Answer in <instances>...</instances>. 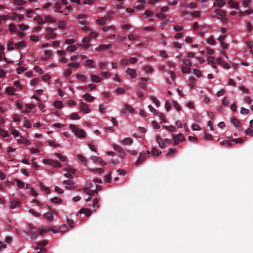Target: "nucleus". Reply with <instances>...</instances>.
<instances>
[{
    "label": "nucleus",
    "mask_w": 253,
    "mask_h": 253,
    "mask_svg": "<svg viewBox=\"0 0 253 253\" xmlns=\"http://www.w3.org/2000/svg\"><path fill=\"white\" fill-rule=\"evenodd\" d=\"M69 127L77 137L80 138H84L85 137L86 133L84 129L78 128L76 125L73 124H70Z\"/></svg>",
    "instance_id": "nucleus-1"
},
{
    "label": "nucleus",
    "mask_w": 253,
    "mask_h": 253,
    "mask_svg": "<svg viewBox=\"0 0 253 253\" xmlns=\"http://www.w3.org/2000/svg\"><path fill=\"white\" fill-rule=\"evenodd\" d=\"M171 136L172 138V140H173V145H177L180 142H182L185 140V137L184 135L180 133H179L177 135H174L172 134Z\"/></svg>",
    "instance_id": "nucleus-2"
},
{
    "label": "nucleus",
    "mask_w": 253,
    "mask_h": 253,
    "mask_svg": "<svg viewBox=\"0 0 253 253\" xmlns=\"http://www.w3.org/2000/svg\"><path fill=\"white\" fill-rule=\"evenodd\" d=\"M112 13L111 11L108 12L107 15L101 19H98L97 22L100 25H104L106 21L108 20H109L111 18V14Z\"/></svg>",
    "instance_id": "nucleus-3"
},
{
    "label": "nucleus",
    "mask_w": 253,
    "mask_h": 253,
    "mask_svg": "<svg viewBox=\"0 0 253 253\" xmlns=\"http://www.w3.org/2000/svg\"><path fill=\"white\" fill-rule=\"evenodd\" d=\"M55 30L53 28L47 27L46 28V31L47 32V33L46 35V37L48 39H54L56 35L55 33H53V31Z\"/></svg>",
    "instance_id": "nucleus-4"
},
{
    "label": "nucleus",
    "mask_w": 253,
    "mask_h": 253,
    "mask_svg": "<svg viewBox=\"0 0 253 253\" xmlns=\"http://www.w3.org/2000/svg\"><path fill=\"white\" fill-rule=\"evenodd\" d=\"M112 147L114 149L120 153V156L122 158L125 157V153L122 147L116 144H113Z\"/></svg>",
    "instance_id": "nucleus-5"
},
{
    "label": "nucleus",
    "mask_w": 253,
    "mask_h": 253,
    "mask_svg": "<svg viewBox=\"0 0 253 253\" xmlns=\"http://www.w3.org/2000/svg\"><path fill=\"white\" fill-rule=\"evenodd\" d=\"M63 184L66 185L65 188L67 189L73 190L74 189V182L71 180H66L63 182Z\"/></svg>",
    "instance_id": "nucleus-6"
},
{
    "label": "nucleus",
    "mask_w": 253,
    "mask_h": 253,
    "mask_svg": "<svg viewBox=\"0 0 253 253\" xmlns=\"http://www.w3.org/2000/svg\"><path fill=\"white\" fill-rule=\"evenodd\" d=\"M80 108L81 110L84 112V113L87 114L90 112V110L88 108V105L83 102L80 104Z\"/></svg>",
    "instance_id": "nucleus-7"
},
{
    "label": "nucleus",
    "mask_w": 253,
    "mask_h": 253,
    "mask_svg": "<svg viewBox=\"0 0 253 253\" xmlns=\"http://www.w3.org/2000/svg\"><path fill=\"white\" fill-rule=\"evenodd\" d=\"M91 159L92 160L93 162L94 163H99L102 166L106 165V163L104 162L103 160L101 158L96 156H92L91 157Z\"/></svg>",
    "instance_id": "nucleus-8"
},
{
    "label": "nucleus",
    "mask_w": 253,
    "mask_h": 253,
    "mask_svg": "<svg viewBox=\"0 0 253 253\" xmlns=\"http://www.w3.org/2000/svg\"><path fill=\"white\" fill-rule=\"evenodd\" d=\"M146 157H146V153H145V152L141 153L140 154L139 158L136 161V162L135 164L136 166L139 165L140 164H141L142 162H143V161H144L145 160V159H146Z\"/></svg>",
    "instance_id": "nucleus-9"
},
{
    "label": "nucleus",
    "mask_w": 253,
    "mask_h": 253,
    "mask_svg": "<svg viewBox=\"0 0 253 253\" xmlns=\"http://www.w3.org/2000/svg\"><path fill=\"white\" fill-rule=\"evenodd\" d=\"M156 140L160 148L163 149L166 147V144L164 142V140L159 135H157L156 137Z\"/></svg>",
    "instance_id": "nucleus-10"
},
{
    "label": "nucleus",
    "mask_w": 253,
    "mask_h": 253,
    "mask_svg": "<svg viewBox=\"0 0 253 253\" xmlns=\"http://www.w3.org/2000/svg\"><path fill=\"white\" fill-rule=\"evenodd\" d=\"M126 73L132 78H135L136 77V71L134 69L128 68L126 71Z\"/></svg>",
    "instance_id": "nucleus-11"
},
{
    "label": "nucleus",
    "mask_w": 253,
    "mask_h": 253,
    "mask_svg": "<svg viewBox=\"0 0 253 253\" xmlns=\"http://www.w3.org/2000/svg\"><path fill=\"white\" fill-rule=\"evenodd\" d=\"M87 17L86 14H80L78 16V19H79V23L82 25L86 24V22L84 20Z\"/></svg>",
    "instance_id": "nucleus-12"
},
{
    "label": "nucleus",
    "mask_w": 253,
    "mask_h": 253,
    "mask_svg": "<svg viewBox=\"0 0 253 253\" xmlns=\"http://www.w3.org/2000/svg\"><path fill=\"white\" fill-rule=\"evenodd\" d=\"M111 46H112V45L110 44H101V45H100L99 46V47H96L95 48V50L97 51H99L100 50H101L109 49V48H111Z\"/></svg>",
    "instance_id": "nucleus-13"
},
{
    "label": "nucleus",
    "mask_w": 253,
    "mask_h": 253,
    "mask_svg": "<svg viewBox=\"0 0 253 253\" xmlns=\"http://www.w3.org/2000/svg\"><path fill=\"white\" fill-rule=\"evenodd\" d=\"M84 65L85 66L88 67L90 68H95V67L93 65V61L91 59H88L84 61Z\"/></svg>",
    "instance_id": "nucleus-14"
},
{
    "label": "nucleus",
    "mask_w": 253,
    "mask_h": 253,
    "mask_svg": "<svg viewBox=\"0 0 253 253\" xmlns=\"http://www.w3.org/2000/svg\"><path fill=\"white\" fill-rule=\"evenodd\" d=\"M44 54L45 55L44 57H42L41 59L43 61H46L52 55V52L49 50H45Z\"/></svg>",
    "instance_id": "nucleus-15"
},
{
    "label": "nucleus",
    "mask_w": 253,
    "mask_h": 253,
    "mask_svg": "<svg viewBox=\"0 0 253 253\" xmlns=\"http://www.w3.org/2000/svg\"><path fill=\"white\" fill-rule=\"evenodd\" d=\"M83 97L87 102H91L94 99V97L89 93L84 94Z\"/></svg>",
    "instance_id": "nucleus-16"
},
{
    "label": "nucleus",
    "mask_w": 253,
    "mask_h": 253,
    "mask_svg": "<svg viewBox=\"0 0 253 253\" xmlns=\"http://www.w3.org/2000/svg\"><path fill=\"white\" fill-rule=\"evenodd\" d=\"M228 3L230 5V6L232 8H234L236 9H238L239 4L238 2H235L233 0H229L228 1Z\"/></svg>",
    "instance_id": "nucleus-17"
},
{
    "label": "nucleus",
    "mask_w": 253,
    "mask_h": 253,
    "mask_svg": "<svg viewBox=\"0 0 253 253\" xmlns=\"http://www.w3.org/2000/svg\"><path fill=\"white\" fill-rule=\"evenodd\" d=\"M20 204V202L19 201H17L15 200H12L11 202V205L10 206V208L11 209H13L15 208L16 207L19 206Z\"/></svg>",
    "instance_id": "nucleus-18"
},
{
    "label": "nucleus",
    "mask_w": 253,
    "mask_h": 253,
    "mask_svg": "<svg viewBox=\"0 0 253 253\" xmlns=\"http://www.w3.org/2000/svg\"><path fill=\"white\" fill-rule=\"evenodd\" d=\"M80 212L81 213L85 214L86 216H89L91 214V211L89 209L85 208L81 209L80 211Z\"/></svg>",
    "instance_id": "nucleus-19"
},
{
    "label": "nucleus",
    "mask_w": 253,
    "mask_h": 253,
    "mask_svg": "<svg viewBox=\"0 0 253 253\" xmlns=\"http://www.w3.org/2000/svg\"><path fill=\"white\" fill-rule=\"evenodd\" d=\"M122 142L124 145H130L133 142V139L130 137H126L122 141Z\"/></svg>",
    "instance_id": "nucleus-20"
},
{
    "label": "nucleus",
    "mask_w": 253,
    "mask_h": 253,
    "mask_svg": "<svg viewBox=\"0 0 253 253\" xmlns=\"http://www.w3.org/2000/svg\"><path fill=\"white\" fill-rule=\"evenodd\" d=\"M40 186L41 190L44 192L46 194H48L50 193V189L48 187H45L42 183L41 182L40 183Z\"/></svg>",
    "instance_id": "nucleus-21"
},
{
    "label": "nucleus",
    "mask_w": 253,
    "mask_h": 253,
    "mask_svg": "<svg viewBox=\"0 0 253 253\" xmlns=\"http://www.w3.org/2000/svg\"><path fill=\"white\" fill-rule=\"evenodd\" d=\"M26 46V42H20L14 44V49H19L21 47H25Z\"/></svg>",
    "instance_id": "nucleus-22"
},
{
    "label": "nucleus",
    "mask_w": 253,
    "mask_h": 253,
    "mask_svg": "<svg viewBox=\"0 0 253 253\" xmlns=\"http://www.w3.org/2000/svg\"><path fill=\"white\" fill-rule=\"evenodd\" d=\"M91 80L95 83H100L101 81V79L100 78L99 76L94 75H91L90 76Z\"/></svg>",
    "instance_id": "nucleus-23"
},
{
    "label": "nucleus",
    "mask_w": 253,
    "mask_h": 253,
    "mask_svg": "<svg viewBox=\"0 0 253 253\" xmlns=\"http://www.w3.org/2000/svg\"><path fill=\"white\" fill-rule=\"evenodd\" d=\"M54 155L62 162H66L67 160V158L66 156L62 155L60 153H55Z\"/></svg>",
    "instance_id": "nucleus-24"
},
{
    "label": "nucleus",
    "mask_w": 253,
    "mask_h": 253,
    "mask_svg": "<svg viewBox=\"0 0 253 253\" xmlns=\"http://www.w3.org/2000/svg\"><path fill=\"white\" fill-rule=\"evenodd\" d=\"M231 122H232V124L235 127H239L240 126V122L235 117H232L231 118Z\"/></svg>",
    "instance_id": "nucleus-25"
},
{
    "label": "nucleus",
    "mask_w": 253,
    "mask_h": 253,
    "mask_svg": "<svg viewBox=\"0 0 253 253\" xmlns=\"http://www.w3.org/2000/svg\"><path fill=\"white\" fill-rule=\"evenodd\" d=\"M232 141H231V140H224L223 141L221 142L220 144L227 147H231L232 145Z\"/></svg>",
    "instance_id": "nucleus-26"
},
{
    "label": "nucleus",
    "mask_w": 253,
    "mask_h": 253,
    "mask_svg": "<svg viewBox=\"0 0 253 253\" xmlns=\"http://www.w3.org/2000/svg\"><path fill=\"white\" fill-rule=\"evenodd\" d=\"M44 216L50 221L53 220V216L51 212H48L44 214Z\"/></svg>",
    "instance_id": "nucleus-27"
},
{
    "label": "nucleus",
    "mask_w": 253,
    "mask_h": 253,
    "mask_svg": "<svg viewBox=\"0 0 253 253\" xmlns=\"http://www.w3.org/2000/svg\"><path fill=\"white\" fill-rule=\"evenodd\" d=\"M45 22L46 21L49 23H54L56 22V20L54 18H52L49 15L44 16Z\"/></svg>",
    "instance_id": "nucleus-28"
},
{
    "label": "nucleus",
    "mask_w": 253,
    "mask_h": 253,
    "mask_svg": "<svg viewBox=\"0 0 253 253\" xmlns=\"http://www.w3.org/2000/svg\"><path fill=\"white\" fill-rule=\"evenodd\" d=\"M67 24L65 21H60L58 22V27L61 29H65L66 27Z\"/></svg>",
    "instance_id": "nucleus-29"
},
{
    "label": "nucleus",
    "mask_w": 253,
    "mask_h": 253,
    "mask_svg": "<svg viewBox=\"0 0 253 253\" xmlns=\"http://www.w3.org/2000/svg\"><path fill=\"white\" fill-rule=\"evenodd\" d=\"M55 160H51V159H43V163L44 164L52 166L54 164V162Z\"/></svg>",
    "instance_id": "nucleus-30"
},
{
    "label": "nucleus",
    "mask_w": 253,
    "mask_h": 253,
    "mask_svg": "<svg viewBox=\"0 0 253 253\" xmlns=\"http://www.w3.org/2000/svg\"><path fill=\"white\" fill-rule=\"evenodd\" d=\"M39 24L42 25L45 23V20H44L42 17L38 16L34 18Z\"/></svg>",
    "instance_id": "nucleus-31"
},
{
    "label": "nucleus",
    "mask_w": 253,
    "mask_h": 253,
    "mask_svg": "<svg viewBox=\"0 0 253 253\" xmlns=\"http://www.w3.org/2000/svg\"><path fill=\"white\" fill-rule=\"evenodd\" d=\"M216 13L220 16L221 17L224 16H226V11H223L220 9H217L215 10Z\"/></svg>",
    "instance_id": "nucleus-32"
},
{
    "label": "nucleus",
    "mask_w": 253,
    "mask_h": 253,
    "mask_svg": "<svg viewBox=\"0 0 253 253\" xmlns=\"http://www.w3.org/2000/svg\"><path fill=\"white\" fill-rule=\"evenodd\" d=\"M15 89L14 87H7L6 88V92L10 95L14 94Z\"/></svg>",
    "instance_id": "nucleus-33"
},
{
    "label": "nucleus",
    "mask_w": 253,
    "mask_h": 253,
    "mask_svg": "<svg viewBox=\"0 0 253 253\" xmlns=\"http://www.w3.org/2000/svg\"><path fill=\"white\" fill-rule=\"evenodd\" d=\"M76 78H77L78 79H79V80H81V81H83V82H86V76H85V75H82V74H77V75H76Z\"/></svg>",
    "instance_id": "nucleus-34"
},
{
    "label": "nucleus",
    "mask_w": 253,
    "mask_h": 253,
    "mask_svg": "<svg viewBox=\"0 0 253 253\" xmlns=\"http://www.w3.org/2000/svg\"><path fill=\"white\" fill-rule=\"evenodd\" d=\"M163 127L170 132H175L176 131L175 127L173 126H164Z\"/></svg>",
    "instance_id": "nucleus-35"
},
{
    "label": "nucleus",
    "mask_w": 253,
    "mask_h": 253,
    "mask_svg": "<svg viewBox=\"0 0 253 253\" xmlns=\"http://www.w3.org/2000/svg\"><path fill=\"white\" fill-rule=\"evenodd\" d=\"M54 106L56 108L60 109L63 107V104L62 101H56L54 102Z\"/></svg>",
    "instance_id": "nucleus-36"
},
{
    "label": "nucleus",
    "mask_w": 253,
    "mask_h": 253,
    "mask_svg": "<svg viewBox=\"0 0 253 253\" xmlns=\"http://www.w3.org/2000/svg\"><path fill=\"white\" fill-rule=\"evenodd\" d=\"M77 46L76 45H70L67 47L66 50L70 51V52H73L75 51L77 49Z\"/></svg>",
    "instance_id": "nucleus-37"
},
{
    "label": "nucleus",
    "mask_w": 253,
    "mask_h": 253,
    "mask_svg": "<svg viewBox=\"0 0 253 253\" xmlns=\"http://www.w3.org/2000/svg\"><path fill=\"white\" fill-rule=\"evenodd\" d=\"M15 181L16 182L17 185L19 188H22L24 187L25 183L23 182H22V181H21L18 179H15Z\"/></svg>",
    "instance_id": "nucleus-38"
},
{
    "label": "nucleus",
    "mask_w": 253,
    "mask_h": 253,
    "mask_svg": "<svg viewBox=\"0 0 253 253\" xmlns=\"http://www.w3.org/2000/svg\"><path fill=\"white\" fill-rule=\"evenodd\" d=\"M65 170L66 171H68V172L71 173L72 174H74L76 172L75 169L74 168H73V167L69 166H68L66 168Z\"/></svg>",
    "instance_id": "nucleus-39"
},
{
    "label": "nucleus",
    "mask_w": 253,
    "mask_h": 253,
    "mask_svg": "<svg viewBox=\"0 0 253 253\" xmlns=\"http://www.w3.org/2000/svg\"><path fill=\"white\" fill-rule=\"evenodd\" d=\"M176 152H177L176 149H173V148H170L169 149L168 152L167 153V156H169V157H171L172 156V155Z\"/></svg>",
    "instance_id": "nucleus-40"
},
{
    "label": "nucleus",
    "mask_w": 253,
    "mask_h": 253,
    "mask_svg": "<svg viewBox=\"0 0 253 253\" xmlns=\"http://www.w3.org/2000/svg\"><path fill=\"white\" fill-rule=\"evenodd\" d=\"M80 64L77 62H71L68 65V67L78 68L80 67Z\"/></svg>",
    "instance_id": "nucleus-41"
},
{
    "label": "nucleus",
    "mask_w": 253,
    "mask_h": 253,
    "mask_svg": "<svg viewBox=\"0 0 253 253\" xmlns=\"http://www.w3.org/2000/svg\"><path fill=\"white\" fill-rule=\"evenodd\" d=\"M216 5L219 7H222L225 3L224 0H216Z\"/></svg>",
    "instance_id": "nucleus-42"
},
{
    "label": "nucleus",
    "mask_w": 253,
    "mask_h": 253,
    "mask_svg": "<svg viewBox=\"0 0 253 253\" xmlns=\"http://www.w3.org/2000/svg\"><path fill=\"white\" fill-rule=\"evenodd\" d=\"M173 29L175 32H179L183 30V26L182 25H174Z\"/></svg>",
    "instance_id": "nucleus-43"
},
{
    "label": "nucleus",
    "mask_w": 253,
    "mask_h": 253,
    "mask_svg": "<svg viewBox=\"0 0 253 253\" xmlns=\"http://www.w3.org/2000/svg\"><path fill=\"white\" fill-rule=\"evenodd\" d=\"M90 171L94 172H98L99 173H102L104 172V170L103 169L101 168H96L94 169H89Z\"/></svg>",
    "instance_id": "nucleus-44"
},
{
    "label": "nucleus",
    "mask_w": 253,
    "mask_h": 253,
    "mask_svg": "<svg viewBox=\"0 0 253 253\" xmlns=\"http://www.w3.org/2000/svg\"><path fill=\"white\" fill-rule=\"evenodd\" d=\"M14 42L12 41H9L7 44V49L11 50L14 49Z\"/></svg>",
    "instance_id": "nucleus-45"
},
{
    "label": "nucleus",
    "mask_w": 253,
    "mask_h": 253,
    "mask_svg": "<svg viewBox=\"0 0 253 253\" xmlns=\"http://www.w3.org/2000/svg\"><path fill=\"white\" fill-rule=\"evenodd\" d=\"M111 180V172H110L108 174L105 176V181L106 183H109Z\"/></svg>",
    "instance_id": "nucleus-46"
},
{
    "label": "nucleus",
    "mask_w": 253,
    "mask_h": 253,
    "mask_svg": "<svg viewBox=\"0 0 253 253\" xmlns=\"http://www.w3.org/2000/svg\"><path fill=\"white\" fill-rule=\"evenodd\" d=\"M77 157L82 163H84V164H86V159L84 157H83L81 154H78Z\"/></svg>",
    "instance_id": "nucleus-47"
},
{
    "label": "nucleus",
    "mask_w": 253,
    "mask_h": 253,
    "mask_svg": "<svg viewBox=\"0 0 253 253\" xmlns=\"http://www.w3.org/2000/svg\"><path fill=\"white\" fill-rule=\"evenodd\" d=\"M148 108L149 109L150 111L155 115H158V112L155 109H154L152 105H149Z\"/></svg>",
    "instance_id": "nucleus-48"
},
{
    "label": "nucleus",
    "mask_w": 253,
    "mask_h": 253,
    "mask_svg": "<svg viewBox=\"0 0 253 253\" xmlns=\"http://www.w3.org/2000/svg\"><path fill=\"white\" fill-rule=\"evenodd\" d=\"M18 141L20 143H25L27 145H28L30 144V142L28 140L24 138L18 139Z\"/></svg>",
    "instance_id": "nucleus-49"
},
{
    "label": "nucleus",
    "mask_w": 253,
    "mask_h": 253,
    "mask_svg": "<svg viewBox=\"0 0 253 253\" xmlns=\"http://www.w3.org/2000/svg\"><path fill=\"white\" fill-rule=\"evenodd\" d=\"M70 118L72 120H78L80 119V118L79 117V115L76 113H72L70 116Z\"/></svg>",
    "instance_id": "nucleus-50"
},
{
    "label": "nucleus",
    "mask_w": 253,
    "mask_h": 253,
    "mask_svg": "<svg viewBox=\"0 0 253 253\" xmlns=\"http://www.w3.org/2000/svg\"><path fill=\"white\" fill-rule=\"evenodd\" d=\"M98 203V199L97 198H95L93 199V207L94 208V211L96 210V209L98 207V205H97Z\"/></svg>",
    "instance_id": "nucleus-51"
},
{
    "label": "nucleus",
    "mask_w": 253,
    "mask_h": 253,
    "mask_svg": "<svg viewBox=\"0 0 253 253\" xmlns=\"http://www.w3.org/2000/svg\"><path fill=\"white\" fill-rule=\"evenodd\" d=\"M0 134L3 137H6L8 136L7 132L1 128H0Z\"/></svg>",
    "instance_id": "nucleus-52"
},
{
    "label": "nucleus",
    "mask_w": 253,
    "mask_h": 253,
    "mask_svg": "<svg viewBox=\"0 0 253 253\" xmlns=\"http://www.w3.org/2000/svg\"><path fill=\"white\" fill-rule=\"evenodd\" d=\"M35 250H40L37 253H46V250L44 248H40L39 246H37L35 248Z\"/></svg>",
    "instance_id": "nucleus-53"
},
{
    "label": "nucleus",
    "mask_w": 253,
    "mask_h": 253,
    "mask_svg": "<svg viewBox=\"0 0 253 253\" xmlns=\"http://www.w3.org/2000/svg\"><path fill=\"white\" fill-rule=\"evenodd\" d=\"M125 107L126 111H128L130 113H133L134 112L133 108L131 107L129 105L125 104Z\"/></svg>",
    "instance_id": "nucleus-54"
},
{
    "label": "nucleus",
    "mask_w": 253,
    "mask_h": 253,
    "mask_svg": "<svg viewBox=\"0 0 253 253\" xmlns=\"http://www.w3.org/2000/svg\"><path fill=\"white\" fill-rule=\"evenodd\" d=\"M151 153L154 156H158L160 153L161 152H159V151L155 148H153L151 150Z\"/></svg>",
    "instance_id": "nucleus-55"
},
{
    "label": "nucleus",
    "mask_w": 253,
    "mask_h": 253,
    "mask_svg": "<svg viewBox=\"0 0 253 253\" xmlns=\"http://www.w3.org/2000/svg\"><path fill=\"white\" fill-rule=\"evenodd\" d=\"M9 29L11 32H15L16 31V27L13 24H10L9 25Z\"/></svg>",
    "instance_id": "nucleus-56"
},
{
    "label": "nucleus",
    "mask_w": 253,
    "mask_h": 253,
    "mask_svg": "<svg viewBox=\"0 0 253 253\" xmlns=\"http://www.w3.org/2000/svg\"><path fill=\"white\" fill-rule=\"evenodd\" d=\"M193 73L198 77H200L202 76L200 70L194 69L193 70Z\"/></svg>",
    "instance_id": "nucleus-57"
},
{
    "label": "nucleus",
    "mask_w": 253,
    "mask_h": 253,
    "mask_svg": "<svg viewBox=\"0 0 253 253\" xmlns=\"http://www.w3.org/2000/svg\"><path fill=\"white\" fill-rule=\"evenodd\" d=\"M47 244V242L46 241L43 240L38 243V246H39V247H42L41 248H43Z\"/></svg>",
    "instance_id": "nucleus-58"
},
{
    "label": "nucleus",
    "mask_w": 253,
    "mask_h": 253,
    "mask_svg": "<svg viewBox=\"0 0 253 253\" xmlns=\"http://www.w3.org/2000/svg\"><path fill=\"white\" fill-rule=\"evenodd\" d=\"M143 69L146 73H151L152 71L151 67L148 65L145 66Z\"/></svg>",
    "instance_id": "nucleus-59"
},
{
    "label": "nucleus",
    "mask_w": 253,
    "mask_h": 253,
    "mask_svg": "<svg viewBox=\"0 0 253 253\" xmlns=\"http://www.w3.org/2000/svg\"><path fill=\"white\" fill-rule=\"evenodd\" d=\"M14 3L17 5H23L25 3V1L23 0H14Z\"/></svg>",
    "instance_id": "nucleus-60"
},
{
    "label": "nucleus",
    "mask_w": 253,
    "mask_h": 253,
    "mask_svg": "<svg viewBox=\"0 0 253 253\" xmlns=\"http://www.w3.org/2000/svg\"><path fill=\"white\" fill-rule=\"evenodd\" d=\"M183 64L187 66H191L192 65V63L191 61L189 59H184L183 60Z\"/></svg>",
    "instance_id": "nucleus-61"
},
{
    "label": "nucleus",
    "mask_w": 253,
    "mask_h": 253,
    "mask_svg": "<svg viewBox=\"0 0 253 253\" xmlns=\"http://www.w3.org/2000/svg\"><path fill=\"white\" fill-rule=\"evenodd\" d=\"M67 223H68V225L70 227L73 228L74 227V222L73 220L70 219L68 218L67 219Z\"/></svg>",
    "instance_id": "nucleus-62"
},
{
    "label": "nucleus",
    "mask_w": 253,
    "mask_h": 253,
    "mask_svg": "<svg viewBox=\"0 0 253 253\" xmlns=\"http://www.w3.org/2000/svg\"><path fill=\"white\" fill-rule=\"evenodd\" d=\"M182 71L183 73H189L191 71V68L187 67H183Z\"/></svg>",
    "instance_id": "nucleus-63"
},
{
    "label": "nucleus",
    "mask_w": 253,
    "mask_h": 253,
    "mask_svg": "<svg viewBox=\"0 0 253 253\" xmlns=\"http://www.w3.org/2000/svg\"><path fill=\"white\" fill-rule=\"evenodd\" d=\"M246 134L248 135L253 136V129L251 128H248L246 130Z\"/></svg>",
    "instance_id": "nucleus-64"
}]
</instances>
